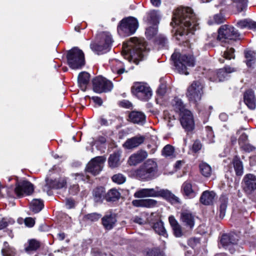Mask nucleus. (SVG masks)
Wrapping results in <instances>:
<instances>
[{"instance_id": "nucleus-5", "label": "nucleus", "mask_w": 256, "mask_h": 256, "mask_svg": "<svg viewBox=\"0 0 256 256\" xmlns=\"http://www.w3.org/2000/svg\"><path fill=\"white\" fill-rule=\"evenodd\" d=\"M138 26V20L132 16L123 18L118 26V32L122 36L134 34Z\"/></svg>"}, {"instance_id": "nucleus-27", "label": "nucleus", "mask_w": 256, "mask_h": 256, "mask_svg": "<svg viewBox=\"0 0 256 256\" xmlns=\"http://www.w3.org/2000/svg\"><path fill=\"white\" fill-rule=\"evenodd\" d=\"M120 152H114L110 154L108 160V163L110 167L115 168L118 167L120 164Z\"/></svg>"}, {"instance_id": "nucleus-10", "label": "nucleus", "mask_w": 256, "mask_h": 256, "mask_svg": "<svg viewBox=\"0 0 256 256\" xmlns=\"http://www.w3.org/2000/svg\"><path fill=\"white\" fill-rule=\"evenodd\" d=\"M132 92L138 98L142 100H148L152 96L150 88L140 82L135 83L132 88Z\"/></svg>"}, {"instance_id": "nucleus-38", "label": "nucleus", "mask_w": 256, "mask_h": 256, "mask_svg": "<svg viewBox=\"0 0 256 256\" xmlns=\"http://www.w3.org/2000/svg\"><path fill=\"white\" fill-rule=\"evenodd\" d=\"M148 20L150 24L157 26L159 22V16L156 11L152 10L148 14Z\"/></svg>"}, {"instance_id": "nucleus-31", "label": "nucleus", "mask_w": 256, "mask_h": 256, "mask_svg": "<svg viewBox=\"0 0 256 256\" xmlns=\"http://www.w3.org/2000/svg\"><path fill=\"white\" fill-rule=\"evenodd\" d=\"M246 63L248 66L252 67L256 62V52L252 50H245Z\"/></svg>"}, {"instance_id": "nucleus-49", "label": "nucleus", "mask_w": 256, "mask_h": 256, "mask_svg": "<svg viewBox=\"0 0 256 256\" xmlns=\"http://www.w3.org/2000/svg\"><path fill=\"white\" fill-rule=\"evenodd\" d=\"M227 208V201L224 200L222 201L220 206V216L222 218L224 216Z\"/></svg>"}, {"instance_id": "nucleus-23", "label": "nucleus", "mask_w": 256, "mask_h": 256, "mask_svg": "<svg viewBox=\"0 0 256 256\" xmlns=\"http://www.w3.org/2000/svg\"><path fill=\"white\" fill-rule=\"evenodd\" d=\"M180 220L184 226L192 227V213L190 210H182L180 212Z\"/></svg>"}, {"instance_id": "nucleus-16", "label": "nucleus", "mask_w": 256, "mask_h": 256, "mask_svg": "<svg viewBox=\"0 0 256 256\" xmlns=\"http://www.w3.org/2000/svg\"><path fill=\"white\" fill-rule=\"evenodd\" d=\"M66 182L64 178H60L58 180H46V184L44 186L43 190L44 191H47L48 194H50L49 190L50 188H60L64 187L66 184Z\"/></svg>"}, {"instance_id": "nucleus-18", "label": "nucleus", "mask_w": 256, "mask_h": 256, "mask_svg": "<svg viewBox=\"0 0 256 256\" xmlns=\"http://www.w3.org/2000/svg\"><path fill=\"white\" fill-rule=\"evenodd\" d=\"M244 190L250 193L256 190V176L252 174H247L244 178Z\"/></svg>"}, {"instance_id": "nucleus-46", "label": "nucleus", "mask_w": 256, "mask_h": 256, "mask_svg": "<svg viewBox=\"0 0 256 256\" xmlns=\"http://www.w3.org/2000/svg\"><path fill=\"white\" fill-rule=\"evenodd\" d=\"M234 52L235 50L234 48H228L224 53V58L227 60H231L232 58H234Z\"/></svg>"}, {"instance_id": "nucleus-24", "label": "nucleus", "mask_w": 256, "mask_h": 256, "mask_svg": "<svg viewBox=\"0 0 256 256\" xmlns=\"http://www.w3.org/2000/svg\"><path fill=\"white\" fill-rule=\"evenodd\" d=\"M90 75L86 72L80 73L78 78V84L82 91H85L89 83Z\"/></svg>"}, {"instance_id": "nucleus-29", "label": "nucleus", "mask_w": 256, "mask_h": 256, "mask_svg": "<svg viewBox=\"0 0 256 256\" xmlns=\"http://www.w3.org/2000/svg\"><path fill=\"white\" fill-rule=\"evenodd\" d=\"M112 70L114 72H116L119 75L128 72L125 70L124 64L118 60H114L112 62Z\"/></svg>"}, {"instance_id": "nucleus-53", "label": "nucleus", "mask_w": 256, "mask_h": 256, "mask_svg": "<svg viewBox=\"0 0 256 256\" xmlns=\"http://www.w3.org/2000/svg\"><path fill=\"white\" fill-rule=\"evenodd\" d=\"M199 21L200 19L197 18L196 15L193 12V32L194 30H198L200 29V22Z\"/></svg>"}, {"instance_id": "nucleus-43", "label": "nucleus", "mask_w": 256, "mask_h": 256, "mask_svg": "<svg viewBox=\"0 0 256 256\" xmlns=\"http://www.w3.org/2000/svg\"><path fill=\"white\" fill-rule=\"evenodd\" d=\"M182 188L184 194L190 196L192 193V184L190 182H186L182 184Z\"/></svg>"}, {"instance_id": "nucleus-3", "label": "nucleus", "mask_w": 256, "mask_h": 256, "mask_svg": "<svg viewBox=\"0 0 256 256\" xmlns=\"http://www.w3.org/2000/svg\"><path fill=\"white\" fill-rule=\"evenodd\" d=\"M158 166L153 160L149 159L135 171L137 178L148 181L154 178L157 172Z\"/></svg>"}, {"instance_id": "nucleus-54", "label": "nucleus", "mask_w": 256, "mask_h": 256, "mask_svg": "<svg viewBox=\"0 0 256 256\" xmlns=\"http://www.w3.org/2000/svg\"><path fill=\"white\" fill-rule=\"evenodd\" d=\"M214 20L216 24H220L224 22L225 18L222 14H218L214 15Z\"/></svg>"}, {"instance_id": "nucleus-39", "label": "nucleus", "mask_w": 256, "mask_h": 256, "mask_svg": "<svg viewBox=\"0 0 256 256\" xmlns=\"http://www.w3.org/2000/svg\"><path fill=\"white\" fill-rule=\"evenodd\" d=\"M2 254L3 256H14L16 254L14 250L10 247L7 242H4Z\"/></svg>"}, {"instance_id": "nucleus-26", "label": "nucleus", "mask_w": 256, "mask_h": 256, "mask_svg": "<svg viewBox=\"0 0 256 256\" xmlns=\"http://www.w3.org/2000/svg\"><path fill=\"white\" fill-rule=\"evenodd\" d=\"M216 194L212 191L204 192L200 198V202L204 205H210L214 202Z\"/></svg>"}, {"instance_id": "nucleus-15", "label": "nucleus", "mask_w": 256, "mask_h": 256, "mask_svg": "<svg viewBox=\"0 0 256 256\" xmlns=\"http://www.w3.org/2000/svg\"><path fill=\"white\" fill-rule=\"evenodd\" d=\"M180 123L185 130L190 132L192 130V116L190 111L184 110L181 112Z\"/></svg>"}, {"instance_id": "nucleus-47", "label": "nucleus", "mask_w": 256, "mask_h": 256, "mask_svg": "<svg viewBox=\"0 0 256 256\" xmlns=\"http://www.w3.org/2000/svg\"><path fill=\"white\" fill-rule=\"evenodd\" d=\"M100 217L101 215L97 213L89 214L84 216L85 219L90 222H96L98 220Z\"/></svg>"}, {"instance_id": "nucleus-34", "label": "nucleus", "mask_w": 256, "mask_h": 256, "mask_svg": "<svg viewBox=\"0 0 256 256\" xmlns=\"http://www.w3.org/2000/svg\"><path fill=\"white\" fill-rule=\"evenodd\" d=\"M199 168L200 173L205 177H210L212 174V168L206 162H202L199 164Z\"/></svg>"}, {"instance_id": "nucleus-19", "label": "nucleus", "mask_w": 256, "mask_h": 256, "mask_svg": "<svg viewBox=\"0 0 256 256\" xmlns=\"http://www.w3.org/2000/svg\"><path fill=\"white\" fill-rule=\"evenodd\" d=\"M245 104L250 110H254L256 107V99L254 92L252 90H247L244 94Z\"/></svg>"}, {"instance_id": "nucleus-44", "label": "nucleus", "mask_w": 256, "mask_h": 256, "mask_svg": "<svg viewBox=\"0 0 256 256\" xmlns=\"http://www.w3.org/2000/svg\"><path fill=\"white\" fill-rule=\"evenodd\" d=\"M134 196L137 198L150 197L148 188H142L138 190L134 193Z\"/></svg>"}, {"instance_id": "nucleus-41", "label": "nucleus", "mask_w": 256, "mask_h": 256, "mask_svg": "<svg viewBox=\"0 0 256 256\" xmlns=\"http://www.w3.org/2000/svg\"><path fill=\"white\" fill-rule=\"evenodd\" d=\"M158 33V28L157 26H150L146 28V37L151 39L153 38Z\"/></svg>"}, {"instance_id": "nucleus-4", "label": "nucleus", "mask_w": 256, "mask_h": 256, "mask_svg": "<svg viewBox=\"0 0 256 256\" xmlns=\"http://www.w3.org/2000/svg\"><path fill=\"white\" fill-rule=\"evenodd\" d=\"M174 66L178 71L182 74L188 75L190 74L188 72V67L192 65V60L190 56H187L184 54H180L175 52L171 56Z\"/></svg>"}, {"instance_id": "nucleus-8", "label": "nucleus", "mask_w": 256, "mask_h": 256, "mask_svg": "<svg viewBox=\"0 0 256 256\" xmlns=\"http://www.w3.org/2000/svg\"><path fill=\"white\" fill-rule=\"evenodd\" d=\"M113 40L112 36L108 32L102 34L100 40L98 44H92L90 48L92 50L97 52L98 54H102L108 52L112 47Z\"/></svg>"}, {"instance_id": "nucleus-52", "label": "nucleus", "mask_w": 256, "mask_h": 256, "mask_svg": "<svg viewBox=\"0 0 256 256\" xmlns=\"http://www.w3.org/2000/svg\"><path fill=\"white\" fill-rule=\"evenodd\" d=\"M230 235L228 234H224L222 236L220 243L222 246H226L230 245Z\"/></svg>"}, {"instance_id": "nucleus-30", "label": "nucleus", "mask_w": 256, "mask_h": 256, "mask_svg": "<svg viewBox=\"0 0 256 256\" xmlns=\"http://www.w3.org/2000/svg\"><path fill=\"white\" fill-rule=\"evenodd\" d=\"M237 26L241 28H248L256 30V22L250 19L240 20L237 22Z\"/></svg>"}, {"instance_id": "nucleus-56", "label": "nucleus", "mask_w": 256, "mask_h": 256, "mask_svg": "<svg viewBox=\"0 0 256 256\" xmlns=\"http://www.w3.org/2000/svg\"><path fill=\"white\" fill-rule=\"evenodd\" d=\"M240 148L247 152H252L255 149L254 146L249 144H247L246 142V144H242V145L240 146Z\"/></svg>"}, {"instance_id": "nucleus-60", "label": "nucleus", "mask_w": 256, "mask_h": 256, "mask_svg": "<svg viewBox=\"0 0 256 256\" xmlns=\"http://www.w3.org/2000/svg\"><path fill=\"white\" fill-rule=\"evenodd\" d=\"M79 190V188L78 185L74 184L72 186H71L69 189V192L72 194H76Z\"/></svg>"}, {"instance_id": "nucleus-59", "label": "nucleus", "mask_w": 256, "mask_h": 256, "mask_svg": "<svg viewBox=\"0 0 256 256\" xmlns=\"http://www.w3.org/2000/svg\"><path fill=\"white\" fill-rule=\"evenodd\" d=\"M202 144L199 140H196L193 144V152H196L202 148Z\"/></svg>"}, {"instance_id": "nucleus-28", "label": "nucleus", "mask_w": 256, "mask_h": 256, "mask_svg": "<svg viewBox=\"0 0 256 256\" xmlns=\"http://www.w3.org/2000/svg\"><path fill=\"white\" fill-rule=\"evenodd\" d=\"M169 222L172 228L174 234L176 237H180L182 236V232L180 226L178 223L175 218L171 216L168 218Z\"/></svg>"}, {"instance_id": "nucleus-64", "label": "nucleus", "mask_w": 256, "mask_h": 256, "mask_svg": "<svg viewBox=\"0 0 256 256\" xmlns=\"http://www.w3.org/2000/svg\"><path fill=\"white\" fill-rule=\"evenodd\" d=\"M166 92V87L164 84H161L157 90V92L161 95H164Z\"/></svg>"}, {"instance_id": "nucleus-63", "label": "nucleus", "mask_w": 256, "mask_h": 256, "mask_svg": "<svg viewBox=\"0 0 256 256\" xmlns=\"http://www.w3.org/2000/svg\"><path fill=\"white\" fill-rule=\"evenodd\" d=\"M144 199L134 200L132 202V204L137 207H143Z\"/></svg>"}, {"instance_id": "nucleus-57", "label": "nucleus", "mask_w": 256, "mask_h": 256, "mask_svg": "<svg viewBox=\"0 0 256 256\" xmlns=\"http://www.w3.org/2000/svg\"><path fill=\"white\" fill-rule=\"evenodd\" d=\"M120 105L126 108H132V104L127 100H123L120 102Z\"/></svg>"}, {"instance_id": "nucleus-25", "label": "nucleus", "mask_w": 256, "mask_h": 256, "mask_svg": "<svg viewBox=\"0 0 256 256\" xmlns=\"http://www.w3.org/2000/svg\"><path fill=\"white\" fill-rule=\"evenodd\" d=\"M129 118L134 123L142 124L146 121V116L142 112L132 111L129 114Z\"/></svg>"}, {"instance_id": "nucleus-50", "label": "nucleus", "mask_w": 256, "mask_h": 256, "mask_svg": "<svg viewBox=\"0 0 256 256\" xmlns=\"http://www.w3.org/2000/svg\"><path fill=\"white\" fill-rule=\"evenodd\" d=\"M14 221L12 218H4L0 220V230H2L8 226V224H12Z\"/></svg>"}, {"instance_id": "nucleus-7", "label": "nucleus", "mask_w": 256, "mask_h": 256, "mask_svg": "<svg viewBox=\"0 0 256 256\" xmlns=\"http://www.w3.org/2000/svg\"><path fill=\"white\" fill-rule=\"evenodd\" d=\"M68 63L72 69L80 68L84 64V54L82 50L74 48L67 54Z\"/></svg>"}, {"instance_id": "nucleus-14", "label": "nucleus", "mask_w": 256, "mask_h": 256, "mask_svg": "<svg viewBox=\"0 0 256 256\" xmlns=\"http://www.w3.org/2000/svg\"><path fill=\"white\" fill-rule=\"evenodd\" d=\"M106 158L103 156H96L92 158L87 164L86 172L96 175L102 170Z\"/></svg>"}, {"instance_id": "nucleus-13", "label": "nucleus", "mask_w": 256, "mask_h": 256, "mask_svg": "<svg viewBox=\"0 0 256 256\" xmlns=\"http://www.w3.org/2000/svg\"><path fill=\"white\" fill-rule=\"evenodd\" d=\"M34 190L33 184L28 180L18 182L16 184L14 192L17 196L20 198L24 194L30 195Z\"/></svg>"}, {"instance_id": "nucleus-17", "label": "nucleus", "mask_w": 256, "mask_h": 256, "mask_svg": "<svg viewBox=\"0 0 256 256\" xmlns=\"http://www.w3.org/2000/svg\"><path fill=\"white\" fill-rule=\"evenodd\" d=\"M102 224L108 230L112 229L116 222V214L109 212L106 213L102 219Z\"/></svg>"}, {"instance_id": "nucleus-48", "label": "nucleus", "mask_w": 256, "mask_h": 256, "mask_svg": "<svg viewBox=\"0 0 256 256\" xmlns=\"http://www.w3.org/2000/svg\"><path fill=\"white\" fill-rule=\"evenodd\" d=\"M157 201L153 199H144L143 207L150 208L155 206Z\"/></svg>"}, {"instance_id": "nucleus-45", "label": "nucleus", "mask_w": 256, "mask_h": 256, "mask_svg": "<svg viewBox=\"0 0 256 256\" xmlns=\"http://www.w3.org/2000/svg\"><path fill=\"white\" fill-rule=\"evenodd\" d=\"M112 180L114 182L120 184L125 182L126 178L121 174H118L113 176Z\"/></svg>"}, {"instance_id": "nucleus-40", "label": "nucleus", "mask_w": 256, "mask_h": 256, "mask_svg": "<svg viewBox=\"0 0 256 256\" xmlns=\"http://www.w3.org/2000/svg\"><path fill=\"white\" fill-rule=\"evenodd\" d=\"M94 195L96 201L98 202L104 198L106 196L104 188L102 187L96 188L94 190Z\"/></svg>"}, {"instance_id": "nucleus-9", "label": "nucleus", "mask_w": 256, "mask_h": 256, "mask_svg": "<svg viewBox=\"0 0 256 256\" xmlns=\"http://www.w3.org/2000/svg\"><path fill=\"white\" fill-rule=\"evenodd\" d=\"M150 197H162L172 204L180 203V198L167 189H161L158 186L148 188Z\"/></svg>"}, {"instance_id": "nucleus-20", "label": "nucleus", "mask_w": 256, "mask_h": 256, "mask_svg": "<svg viewBox=\"0 0 256 256\" xmlns=\"http://www.w3.org/2000/svg\"><path fill=\"white\" fill-rule=\"evenodd\" d=\"M144 136H139L128 139L124 144V146L128 149L135 148L142 144L144 140Z\"/></svg>"}, {"instance_id": "nucleus-62", "label": "nucleus", "mask_w": 256, "mask_h": 256, "mask_svg": "<svg viewBox=\"0 0 256 256\" xmlns=\"http://www.w3.org/2000/svg\"><path fill=\"white\" fill-rule=\"evenodd\" d=\"M230 235V244H236L238 241V236L236 234H228Z\"/></svg>"}, {"instance_id": "nucleus-11", "label": "nucleus", "mask_w": 256, "mask_h": 256, "mask_svg": "<svg viewBox=\"0 0 256 256\" xmlns=\"http://www.w3.org/2000/svg\"><path fill=\"white\" fill-rule=\"evenodd\" d=\"M92 85L94 92L99 94L110 92L113 88L112 82L101 76L93 79Z\"/></svg>"}, {"instance_id": "nucleus-21", "label": "nucleus", "mask_w": 256, "mask_h": 256, "mask_svg": "<svg viewBox=\"0 0 256 256\" xmlns=\"http://www.w3.org/2000/svg\"><path fill=\"white\" fill-rule=\"evenodd\" d=\"M148 156V154L146 151L140 150L136 153L132 154L128 159V163L131 166H135L144 160Z\"/></svg>"}, {"instance_id": "nucleus-33", "label": "nucleus", "mask_w": 256, "mask_h": 256, "mask_svg": "<svg viewBox=\"0 0 256 256\" xmlns=\"http://www.w3.org/2000/svg\"><path fill=\"white\" fill-rule=\"evenodd\" d=\"M120 196V194L116 189L113 188L110 190L105 196V198L108 202H114L118 200Z\"/></svg>"}, {"instance_id": "nucleus-36", "label": "nucleus", "mask_w": 256, "mask_h": 256, "mask_svg": "<svg viewBox=\"0 0 256 256\" xmlns=\"http://www.w3.org/2000/svg\"><path fill=\"white\" fill-rule=\"evenodd\" d=\"M43 207V202L40 199L33 200L30 203V208L35 213L38 212Z\"/></svg>"}, {"instance_id": "nucleus-51", "label": "nucleus", "mask_w": 256, "mask_h": 256, "mask_svg": "<svg viewBox=\"0 0 256 256\" xmlns=\"http://www.w3.org/2000/svg\"><path fill=\"white\" fill-rule=\"evenodd\" d=\"M147 256H164V254L158 248H154L147 252Z\"/></svg>"}, {"instance_id": "nucleus-32", "label": "nucleus", "mask_w": 256, "mask_h": 256, "mask_svg": "<svg viewBox=\"0 0 256 256\" xmlns=\"http://www.w3.org/2000/svg\"><path fill=\"white\" fill-rule=\"evenodd\" d=\"M236 174L237 176H242L243 174V165L242 162L238 156H235L232 162Z\"/></svg>"}, {"instance_id": "nucleus-22", "label": "nucleus", "mask_w": 256, "mask_h": 256, "mask_svg": "<svg viewBox=\"0 0 256 256\" xmlns=\"http://www.w3.org/2000/svg\"><path fill=\"white\" fill-rule=\"evenodd\" d=\"M202 89L203 84L201 80L194 81L193 82V100L196 102L200 100L203 94Z\"/></svg>"}, {"instance_id": "nucleus-6", "label": "nucleus", "mask_w": 256, "mask_h": 256, "mask_svg": "<svg viewBox=\"0 0 256 256\" xmlns=\"http://www.w3.org/2000/svg\"><path fill=\"white\" fill-rule=\"evenodd\" d=\"M239 36V33L234 27L223 25L218 29L217 40L222 44H229L236 40Z\"/></svg>"}, {"instance_id": "nucleus-61", "label": "nucleus", "mask_w": 256, "mask_h": 256, "mask_svg": "<svg viewBox=\"0 0 256 256\" xmlns=\"http://www.w3.org/2000/svg\"><path fill=\"white\" fill-rule=\"evenodd\" d=\"M25 224L28 227H32L34 224V220L31 218H28L25 219Z\"/></svg>"}, {"instance_id": "nucleus-12", "label": "nucleus", "mask_w": 256, "mask_h": 256, "mask_svg": "<svg viewBox=\"0 0 256 256\" xmlns=\"http://www.w3.org/2000/svg\"><path fill=\"white\" fill-rule=\"evenodd\" d=\"M236 70V68H234L226 66L224 68L218 70L216 72L213 71L209 72L208 76L212 82H222L224 80L228 74L234 72Z\"/></svg>"}, {"instance_id": "nucleus-37", "label": "nucleus", "mask_w": 256, "mask_h": 256, "mask_svg": "<svg viewBox=\"0 0 256 256\" xmlns=\"http://www.w3.org/2000/svg\"><path fill=\"white\" fill-rule=\"evenodd\" d=\"M40 242L36 240L28 241V246L25 248L26 252L30 254L32 252L37 250L40 247Z\"/></svg>"}, {"instance_id": "nucleus-35", "label": "nucleus", "mask_w": 256, "mask_h": 256, "mask_svg": "<svg viewBox=\"0 0 256 256\" xmlns=\"http://www.w3.org/2000/svg\"><path fill=\"white\" fill-rule=\"evenodd\" d=\"M153 228L158 234L162 236L165 238L167 237L168 234L162 221L155 222L153 225Z\"/></svg>"}, {"instance_id": "nucleus-55", "label": "nucleus", "mask_w": 256, "mask_h": 256, "mask_svg": "<svg viewBox=\"0 0 256 256\" xmlns=\"http://www.w3.org/2000/svg\"><path fill=\"white\" fill-rule=\"evenodd\" d=\"M248 140V136L245 133H242L238 138V144L240 146L242 145V144H246Z\"/></svg>"}, {"instance_id": "nucleus-58", "label": "nucleus", "mask_w": 256, "mask_h": 256, "mask_svg": "<svg viewBox=\"0 0 256 256\" xmlns=\"http://www.w3.org/2000/svg\"><path fill=\"white\" fill-rule=\"evenodd\" d=\"M168 42V40L164 36L160 35L158 37V42L162 46H164Z\"/></svg>"}, {"instance_id": "nucleus-1", "label": "nucleus", "mask_w": 256, "mask_h": 256, "mask_svg": "<svg viewBox=\"0 0 256 256\" xmlns=\"http://www.w3.org/2000/svg\"><path fill=\"white\" fill-rule=\"evenodd\" d=\"M192 10L189 7L178 8L174 12L172 21L170 24L174 30V36L176 39L186 40V36L191 32V18Z\"/></svg>"}, {"instance_id": "nucleus-2", "label": "nucleus", "mask_w": 256, "mask_h": 256, "mask_svg": "<svg viewBox=\"0 0 256 256\" xmlns=\"http://www.w3.org/2000/svg\"><path fill=\"white\" fill-rule=\"evenodd\" d=\"M148 50L144 39L132 38L123 44L122 54L129 62L138 64L147 54Z\"/></svg>"}, {"instance_id": "nucleus-42", "label": "nucleus", "mask_w": 256, "mask_h": 256, "mask_svg": "<svg viewBox=\"0 0 256 256\" xmlns=\"http://www.w3.org/2000/svg\"><path fill=\"white\" fill-rule=\"evenodd\" d=\"M162 153L166 157H172L174 154V148L172 146L168 144L164 148Z\"/></svg>"}]
</instances>
